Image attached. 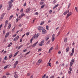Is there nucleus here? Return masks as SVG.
<instances>
[{"label": "nucleus", "mask_w": 78, "mask_h": 78, "mask_svg": "<svg viewBox=\"0 0 78 78\" xmlns=\"http://www.w3.org/2000/svg\"><path fill=\"white\" fill-rule=\"evenodd\" d=\"M39 36V34H37L36 35L35 34L32 37V38L31 39L30 42L31 44L32 43V41H33V40L34 39H37L38 37Z\"/></svg>", "instance_id": "1"}, {"label": "nucleus", "mask_w": 78, "mask_h": 78, "mask_svg": "<svg viewBox=\"0 0 78 78\" xmlns=\"http://www.w3.org/2000/svg\"><path fill=\"white\" fill-rule=\"evenodd\" d=\"M68 73H69V74H70V73H71V71H68Z\"/></svg>", "instance_id": "46"}, {"label": "nucleus", "mask_w": 78, "mask_h": 78, "mask_svg": "<svg viewBox=\"0 0 78 78\" xmlns=\"http://www.w3.org/2000/svg\"><path fill=\"white\" fill-rule=\"evenodd\" d=\"M2 78H6V76H4L2 77Z\"/></svg>", "instance_id": "55"}, {"label": "nucleus", "mask_w": 78, "mask_h": 78, "mask_svg": "<svg viewBox=\"0 0 78 78\" xmlns=\"http://www.w3.org/2000/svg\"><path fill=\"white\" fill-rule=\"evenodd\" d=\"M58 45H57V46H56V50H57L58 49Z\"/></svg>", "instance_id": "45"}, {"label": "nucleus", "mask_w": 78, "mask_h": 78, "mask_svg": "<svg viewBox=\"0 0 78 78\" xmlns=\"http://www.w3.org/2000/svg\"><path fill=\"white\" fill-rule=\"evenodd\" d=\"M8 67V66H5L4 67V69H6Z\"/></svg>", "instance_id": "47"}, {"label": "nucleus", "mask_w": 78, "mask_h": 78, "mask_svg": "<svg viewBox=\"0 0 78 78\" xmlns=\"http://www.w3.org/2000/svg\"><path fill=\"white\" fill-rule=\"evenodd\" d=\"M11 27V24H9V26L7 28L8 30H9V29H10Z\"/></svg>", "instance_id": "14"}, {"label": "nucleus", "mask_w": 78, "mask_h": 78, "mask_svg": "<svg viewBox=\"0 0 78 78\" xmlns=\"http://www.w3.org/2000/svg\"><path fill=\"white\" fill-rule=\"evenodd\" d=\"M30 51H29L28 52H27V53L26 54V55H28V54H29V53H30Z\"/></svg>", "instance_id": "49"}, {"label": "nucleus", "mask_w": 78, "mask_h": 78, "mask_svg": "<svg viewBox=\"0 0 78 78\" xmlns=\"http://www.w3.org/2000/svg\"><path fill=\"white\" fill-rule=\"evenodd\" d=\"M6 75H10V74L9 73H6Z\"/></svg>", "instance_id": "35"}, {"label": "nucleus", "mask_w": 78, "mask_h": 78, "mask_svg": "<svg viewBox=\"0 0 78 78\" xmlns=\"http://www.w3.org/2000/svg\"><path fill=\"white\" fill-rule=\"evenodd\" d=\"M46 76V74H44V76L42 77V78H44Z\"/></svg>", "instance_id": "38"}, {"label": "nucleus", "mask_w": 78, "mask_h": 78, "mask_svg": "<svg viewBox=\"0 0 78 78\" xmlns=\"http://www.w3.org/2000/svg\"><path fill=\"white\" fill-rule=\"evenodd\" d=\"M14 30H15V27H14L13 29H12V31H14Z\"/></svg>", "instance_id": "61"}, {"label": "nucleus", "mask_w": 78, "mask_h": 78, "mask_svg": "<svg viewBox=\"0 0 78 78\" xmlns=\"http://www.w3.org/2000/svg\"><path fill=\"white\" fill-rule=\"evenodd\" d=\"M12 17H13V16H11L9 18V20H10V19H12Z\"/></svg>", "instance_id": "30"}, {"label": "nucleus", "mask_w": 78, "mask_h": 78, "mask_svg": "<svg viewBox=\"0 0 78 78\" xmlns=\"http://www.w3.org/2000/svg\"><path fill=\"white\" fill-rule=\"evenodd\" d=\"M19 51H18L17 52H16L14 55V57H15L17 56V55L18 54V53H19Z\"/></svg>", "instance_id": "21"}, {"label": "nucleus", "mask_w": 78, "mask_h": 78, "mask_svg": "<svg viewBox=\"0 0 78 78\" xmlns=\"http://www.w3.org/2000/svg\"><path fill=\"white\" fill-rule=\"evenodd\" d=\"M8 59V57L7 56H5L4 58L5 60H7Z\"/></svg>", "instance_id": "32"}, {"label": "nucleus", "mask_w": 78, "mask_h": 78, "mask_svg": "<svg viewBox=\"0 0 78 78\" xmlns=\"http://www.w3.org/2000/svg\"><path fill=\"white\" fill-rule=\"evenodd\" d=\"M69 51V47H68L66 48V52H68Z\"/></svg>", "instance_id": "19"}, {"label": "nucleus", "mask_w": 78, "mask_h": 78, "mask_svg": "<svg viewBox=\"0 0 78 78\" xmlns=\"http://www.w3.org/2000/svg\"><path fill=\"white\" fill-rule=\"evenodd\" d=\"M14 77L15 78H17L18 77V76L17 74H15L14 75Z\"/></svg>", "instance_id": "29"}, {"label": "nucleus", "mask_w": 78, "mask_h": 78, "mask_svg": "<svg viewBox=\"0 0 78 78\" xmlns=\"http://www.w3.org/2000/svg\"><path fill=\"white\" fill-rule=\"evenodd\" d=\"M19 36H17L16 38L13 39V41H17L19 39Z\"/></svg>", "instance_id": "9"}, {"label": "nucleus", "mask_w": 78, "mask_h": 78, "mask_svg": "<svg viewBox=\"0 0 78 78\" xmlns=\"http://www.w3.org/2000/svg\"><path fill=\"white\" fill-rule=\"evenodd\" d=\"M11 57H12V54L10 55L9 56V59H10V58H11Z\"/></svg>", "instance_id": "36"}, {"label": "nucleus", "mask_w": 78, "mask_h": 78, "mask_svg": "<svg viewBox=\"0 0 78 78\" xmlns=\"http://www.w3.org/2000/svg\"><path fill=\"white\" fill-rule=\"evenodd\" d=\"M55 34H53L52 36V38L51 40L52 42H53L55 40Z\"/></svg>", "instance_id": "7"}, {"label": "nucleus", "mask_w": 78, "mask_h": 78, "mask_svg": "<svg viewBox=\"0 0 78 78\" xmlns=\"http://www.w3.org/2000/svg\"><path fill=\"white\" fill-rule=\"evenodd\" d=\"M27 49H25V50H23V52H25V51H27Z\"/></svg>", "instance_id": "56"}, {"label": "nucleus", "mask_w": 78, "mask_h": 78, "mask_svg": "<svg viewBox=\"0 0 78 78\" xmlns=\"http://www.w3.org/2000/svg\"><path fill=\"white\" fill-rule=\"evenodd\" d=\"M26 5H27V4L26 3H25L24 5H23V6H26Z\"/></svg>", "instance_id": "53"}, {"label": "nucleus", "mask_w": 78, "mask_h": 78, "mask_svg": "<svg viewBox=\"0 0 78 78\" xmlns=\"http://www.w3.org/2000/svg\"><path fill=\"white\" fill-rule=\"evenodd\" d=\"M23 47V45H21L18 47V49L19 50L20 49V48H21V47Z\"/></svg>", "instance_id": "27"}, {"label": "nucleus", "mask_w": 78, "mask_h": 78, "mask_svg": "<svg viewBox=\"0 0 78 78\" xmlns=\"http://www.w3.org/2000/svg\"><path fill=\"white\" fill-rule=\"evenodd\" d=\"M72 65H73V63L72 62H70L69 64L70 67H72Z\"/></svg>", "instance_id": "24"}, {"label": "nucleus", "mask_w": 78, "mask_h": 78, "mask_svg": "<svg viewBox=\"0 0 78 78\" xmlns=\"http://www.w3.org/2000/svg\"><path fill=\"white\" fill-rule=\"evenodd\" d=\"M5 13H3L2 14L0 18L1 20H3V18L4 16H5Z\"/></svg>", "instance_id": "8"}, {"label": "nucleus", "mask_w": 78, "mask_h": 78, "mask_svg": "<svg viewBox=\"0 0 78 78\" xmlns=\"http://www.w3.org/2000/svg\"><path fill=\"white\" fill-rule=\"evenodd\" d=\"M26 35H27V36H28L29 35V33H27L26 34Z\"/></svg>", "instance_id": "59"}, {"label": "nucleus", "mask_w": 78, "mask_h": 78, "mask_svg": "<svg viewBox=\"0 0 78 78\" xmlns=\"http://www.w3.org/2000/svg\"><path fill=\"white\" fill-rule=\"evenodd\" d=\"M43 43H44V41H42L40 42L39 43L38 45L39 46H42V45H43Z\"/></svg>", "instance_id": "2"}, {"label": "nucleus", "mask_w": 78, "mask_h": 78, "mask_svg": "<svg viewBox=\"0 0 78 78\" xmlns=\"http://www.w3.org/2000/svg\"><path fill=\"white\" fill-rule=\"evenodd\" d=\"M21 13H23V9H22L20 11Z\"/></svg>", "instance_id": "40"}, {"label": "nucleus", "mask_w": 78, "mask_h": 78, "mask_svg": "<svg viewBox=\"0 0 78 78\" xmlns=\"http://www.w3.org/2000/svg\"><path fill=\"white\" fill-rule=\"evenodd\" d=\"M11 6H12V4H9V7L8 8V10H10L11 8Z\"/></svg>", "instance_id": "11"}, {"label": "nucleus", "mask_w": 78, "mask_h": 78, "mask_svg": "<svg viewBox=\"0 0 78 78\" xmlns=\"http://www.w3.org/2000/svg\"><path fill=\"white\" fill-rule=\"evenodd\" d=\"M2 8V5H0V10Z\"/></svg>", "instance_id": "44"}, {"label": "nucleus", "mask_w": 78, "mask_h": 78, "mask_svg": "<svg viewBox=\"0 0 78 78\" xmlns=\"http://www.w3.org/2000/svg\"><path fill=\"white\" fill-rule=\"evenodd\" d=\"M71 62H75V60H74V59H73L72 60Z\"/></svg>", "instance_id": "41"}, {"label": "nucleus", "mask_w": 78, "mask_h": 78, "mask_svg": "<svg viewBox=\"0 0 78 78\" xmlns=\"http://www.w3.org/2000/svg\"><path fill=\"white\" fill-rule=\"evenodd\" d=\"M62 67H64V64H63L62 65Z\"/></svg>", "instance_id": "64"}, {"label": "nucleus", "mask_w": 78, "mask_h": 78, "mask_svg": "<svg viewBox=\"0 0 78 78\" xmlns=\"http://www.w3.org/2000/svg\"><path fill=\"white\" fill-rule=\"evenodd\" d=\"M46 27L47 30H49V29H48V26H46Z\"/></svg>", "instance_id": "39"}, {"label": "nucleus", "mask_w": 78, "mask_h": 78, "mask_svg": "<svg viewBox=\"0 0 78 78\" xmlns=\"http://www.w3.org/2000/svg\"><path fill=\"white\" fill-rule=\"evenodd\" d=\"M43 34H45L47 33V31L45 29H43L42 30Z\"/></svg>", "instance_id": "12"}, {"label": "nucleus", "mask_w": 78, "mask_h": 78, "mask_svg": "<svg viewBox=\"0 0 78 78\" xmlns=\"http://www.w3.org/2000/svg\"><path fill=\"white\" fill-rule=\"evenodd\" d=\"M50 42V41H48L46 43V44L48 45V44Z\"/></svg>", "instance_id": "33"}, {"label": "nucleus", "mask_w": 78, "mask_h": 78, "mask_svg": "<svg viewBox=\"0 0 78 78\" xmlns=\"http://www.w3.org/2000/svg\"><path fill=\"white\" fill-rule=\"evenodd\" d=\"M18 21H19V18H17V19H16V22H18Z\"/></svg>", "instance_id": "58"}, {"label": "nucleus", "mask_w": 78, "mask_h": 78, "mask_svg": "<svg viewBox=\"0 0 78 78\" xmlns=\"http://www.w3.org/2000/svg\"><path fill=\"white\" fill-rule=\"evenodd\" d=\"M17 36V34H15L14 35H13V37H16Z\"/></svg>", "instance_id": "54"}, {"label": "nucleus", "mask_w": 78, "mask_h": 78, "mask_svg": "<svg viewBox=\"0 0 78 78\" xmlns=\"http://www.w3.org/2000/svg\"><path fill=\"white\" fill-rule=\"evenodd\" d=\"M72 14V12H69L67 14L66 19H67L68 17H69V16H70Z\"/></svg>", "instance_id": "3"}, {"label": "nucleus", "mask_w": 78, "mask_h": 78, "mask_svg": "<svg viewBox=\"0 0 78 78\" xmlns=\"http://www.w3.org/2000/svg\"><path fill=\"white\" fill-rule=\"evenodd\" d=\"M38 62V63H41V62H42V61L41 59H39Z\"/></svg>", "instance_id": "20"}, {"label": "nucleus", "mask_w": 78, "mask_h": 78, "mask_svg": "<svg viewBox=\"0 0 78 78\" xmlns=\"http://www.w3.org/2000/svg\"><path fill=\"white\" fill-rule=\"evenodd\" d=\"M14 2V0H11L8 2V3L9 5H12V3Z\"/></svg>", "instance_id": "10"}, {"label": "nucleus", "mask_w": 78, "mask_h": 78, "mask_svg": "<svg viewBox=\"0 0 78 78\" xmlns=\"http://www.w3.org/2000/svg\"><path fill=\"white\" fill-rule=\"evenodd\" d=\"M51 63H48V66H50V67H51Z\"/></svg>", "instance_id": "34"}, {"label": "nucleus", "mask_w": 78, "mask_h": 78, "mask_svg": "<svg viewBox=\"0 0 78 78\" xmlns=\"http://www.w3.org/2000/svg\"><path fill=\"white\" fill-rule=\"evenodd\" d=\"M44 2H40V5H43V4Z\"/></svg>", "instance_id": "48"}, {"label": "nucleus", "mask_w": 78, "mask_h": 78, "mask_svg": "<svg viewBox=\"0 0 78 78\" xmlns=\"http://www.w3.org/2000/svg\"><path fill=\"white\" fill-rule=\"evenodd\" d=\"M74 51H75V49L74 48H73L71 51H72L71 53L70 54V56H72V55H73V53H74Z\"/></svg>", "instance_id": "5"}, {"label": "nucleus", "mask_w": 78, "mask_h": 78, "mask_svg": "<svg viewBox=\"0 0 78 78\" xmlns=\"http://www.w3.org/2000/svg\"><path fill=\"white\" fill-rule=\"evenodd\" d=\"M8 20H6L5 22V27H6V26L8 24Z\"/></svg>", "instance_id": "22"}, {"label": "nucleus", "mask_w": 78, "mask_h": 78, "mask_svg": "<svg viewBox=\"0 0 78 78\" xmlns=\"http://www.w3.org/2000/svg\"><path fill=\"white\" fill-rule=\"evenodd\" d=\"M70 4H69V5H68V8L69 9V8L70 7Z\"/></svg>", "instance_id": "51"}, {"label": "nucleus", "mask_w": 78, "mask_h": 78, "mask_svg": "<svg viewBox=\"0 0 78 78\" xmlns=\"http://www.w3.org/2000/svg\"><path fill=\"white\" fill-rule=\"evenodd\" d=\"M63 14L64 15H66V14H67V13L66 12H65Z\"/></svg>", "instance_id": "57"}, {"label": "nucleus", "mask_w": 78, "mask_h": 78, "mask_svg": "<svg viewBox=\"0 0 78 78\" xmlns=\"http://www.w3.org/2000/svg\"><path fill=\"white\" fill-rule=\"evenodd\" d=\"M67 38H65L64 39V42H67Z\"/></svg>", "instance_id": "31"}, {"label": "nucleus", "mask_w": 78, "mask_h": 78, "mask_svg": "<svg viewBox=\"0 0 78 78\" xmlns=\"http://www.w3.org/2000/svg\"><path fill=\"white\" fill-rule=\"evenodd\" d=\"M31 74L30 73H27V76H30V74Z\"/></svg>", "instance_id": "42"}, {"label": "nucleus", "mask_w": 78, "mask_h": 78, "mask_svg": "<svg viewBox=\"0 0 78 78\" xmlns=\"http://www.w3.org/2000/svg\"><path fill=\"white\" fill-rule=\"evenodd\" d=\"M16 65L14 64V66H13V68H16Z\"/></svg>", "instance_id": "50"}, {"label": "nucleus", "mask_w": 78, "mask_h": 78, "mask_svg": "<svg viewBox=\"0 0 78 78\" xmlns=\"http://www.w3.org/2000/svg\"><path fill=\"white\" fill-rule=\"evenodd\" d=\"M53 49V48L51 47L49 50L48 53H51V51Z\"/></svg>", "instance_id": "17"}, {"label": "nucleus", "mask_w": 78, "mask_h": 78, "mask_svg": "<svg viewBox=\"0 0 78 78\" xmlns=\"http://www.w3.org/2000/svg\"><path fill=\"white\" fill-rule=\"evenodd\" d=\"M50 78H54V76H51L50 77Z\"/></svg>", "instance_id": "62"}, {"label": "nucleus", "mask_w": 78, "mask_h": 78, "mask_svg": "<svg viewBox=\"0 0 78 78\" xmlns=\"http://www.w3.org/2000/svg\"><path fill=\"white\" fill-rule=\"evenodd\" d=\"M2 26H3V25L2 24H1L0 25V30H2Z\"/></svg>", "instance_id": "37"}, {"label": "nucleus", "mask_w": 78, "mask_h": 78, "mask_svg": "<svg viewBox=\"0 0 78 78\" xmlns=\"http://www.w3.org/2000/svg\"><path fill=\"white\" fill-rule=\"evenodd\" d=\"M9 32H7V33H6L5 34V37L6 38L8 36H9Z\"/></svg>", "instance_id": "16"}, {"label": "nucleus", "mask_w": 78, "mask_h": 78, "mask_svg": "<svg viewBox=\"0 0 78 78\" xmlns=\"http://www.w3.org/2000/svg\"><path fill=\"white\" fill-rule=\"evenodd\" d=\"M25 16V14L23 13H22L21 16H19L18 18L20 19H20H21V18H22V17H23V16Z\"/></svg>", "instance_id": "6"}, {"label": "nucleus", "mask_w": 78, "mask_h": 78, "mask_svg": "<svg viewBox=\"0 0 78 78\" xmlns=\"http://www.w3.org/2000/svg\"><path fill=\"white\" fill-rule=\"evenodd\" d=\"M44 6H45V5H43L42 6H41V9H42V8H44Z\"/></svg>", "instance_id": "28"}, {"label": "nucleus", "mask_w": 78, "mask_h": 78, "mask_svg": "<svg viewBox=\"0 0 78 78\" xmlns=\"http://www.w3.org/2000/svg\"><path fill=\"white\" fill-rule=\"evenodd\" d=\"M44 22H45V21L41 22V23H40L41 25H43V24L44 23Z\"/></svg>", "instance_id": "23"}, {"label": "nucleus", "mask_w": 78, "mask_h": 78, "mask_svg": "<svg viewBox=\"0 0 78 78\" xmlns=\"http://www.w3.org/2000/svg\"><path fill=\"white\" fill-rule=\"evenodd\" d=\"M66 13L67 14V13H69V10L66 11Z\"/></svg>", "instance_id": "43"}, {"label": "nucleus", "mask_w": 78, "mask_h": 78, "mask_svg": "<svg viewBox=\"0 0 78 78\" xmlns=\"http://www.w3.org/2000/svg\"><path fill=\"white\" fill-rule=\"evenodd\" d=\"M18 63H19V62L18 61H16L15 62V63L14 64L15 65H17V64H18Z\"/></svg>", "instance_id": "26"}, {"label": "nucleus", "mask_w": 78, "mask_h": 78, "mask_svg": "<svg viewBox=\"0 0 78 78\" xmlns=\"http://www.w3.org/2000/svg\"><path fill=\"white\" fill-rule=\"evenodd\" d=\"M38 30H42L43 29V27H38Z\"/></svg>", "instance_id": "13"}, {"label": "nucleus", "mask_w": 78, "mask_h": 78, "mask_svg": "<svg viewBox=\"0 0 78 78\" xmlns=\"http://www.w3.org/2000/svg\"><path fill=\"white\" fill-rule=\"evenodd\" d=\"M75 9L76 11L77 12H78V8L76 7L75 8Z\"/></svg>", "instance_id": "25"}, {"label": "nucleus", "mask_w": 78, "mask_h": 78, "mask_svg": "<svg viewBox=\"0 0 78 78\" xmlns=\"http://www.w3.org/2000/svg\"><path fill=\"white\" fill-rule=\"evenodd\" d=\"M41 51V49L40 48L38 49V51Z\"/></svg>", "instance_id": "63"}, {"label": "nucleus", "mask_w": 78, "mask_h": 78, "mask_svg": "<svg viewBox=\"0 0 78 78\" xmlns=\"http://www.w3.org/2000/svg\"><path fill=\"white\" fill-rule=\"evenodd\" d=\"M31 9L30 8H27L26 10V12L27 13H30V10Z\"/></svg>", "instance_id": "4"}, {"label": "nucleus", "mask_w": 78, "mask_h": 78, "mask_svg": "<svg viewBox=\"0 0 78 78\" xmlns=\"http://www.w3.org/2000/svg\"><path fill=\"white\" fill-rule=\"evenodd\" d=\"M58 6H59V5L58 4H57V5H56L53 7V9H55V8H57V7H58Z\"/></svg>", "instance_id": "18"}, {"label": "nucleus", "mask_w": 78, "mask_h": 78, "mask_svg": "<svg viewBox=\"0 0 78 78\" xmlns=\"http://www.w3.org/2000/svg\"><path fill=\"white\" fill-rule=\"evenodd\" d=\"M35 14H36V15H38V14H39V13H38L37 12H35Z\"/></svg>", "instance_id": "60"}, {"label": "nucleus", "mask_w": 78, "mask_h": 78, "mask_svg": "<svg viewBox=\"0 0 78 78\" xmlns=\"http://www.w3.org/2000/svg\"><path fill=\"white\" fill-rule=\"evenodd\" d=\"M37 43H38V41H37L32 46V47H35V46H36V44H37Z\"/></svg>", "instance_id": "15"}, {"label": "nucleus", "mask_w": 78, "mask_h": 78, "mask_svg": "<svg viewBox=\"0 0 78 78\" xmlns=\"http://www.w3.org/2000/svg\"><path fill=\"white\" fill-rule=\"evenodd\" d=\"M69 69L70 71H72V69L71 68H69Z\"/></svg>", "instance_id": "52"}]
</instances>
